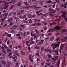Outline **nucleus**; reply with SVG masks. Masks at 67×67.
I'll use <instances>...</instances> for the list:
<instances>
[{"mask_svg": "<svg viewBox=\"0 0 67 67\" xmlns=\"http://www.w3.org/2000/svg\"><path fill=\"white\" fill-rule=\"evenodd\" d=\"M2 52L4 53V54H7V52H5V51L4 50V49L3 50Z\"/></svg>", "mask_w": 67, "mask_h": 67, "instance_id": "nucleus-33", "label": "nucleus"}, {"mask_svg": "<svg viewBox=\"0 0 67 67\" xmlns=\"http://www.w3.org/2000/svg\"><path fill=\"white\" fill-rule=\"evenodd\" d=\"M59 44H60V42H58L57 44L55 45L54 46V47H53V49H55V48H56L57 47H58L59 45Z\"/></svg>", "mask_w": 67, "mask_h": 67, "instance_id": "nucleus-4", "label": "nucleus"}, {"mask_svg": "<svg viewBox=\"0 0 67 67\" xmlns=\"http://www.w3.org/2000/svg\"><path fill=\"white\" fill-rule=\"evenodd\" d=\"M4 58L3 57H0V59L2 60Z\"/></svg>", "mask_w": 67, "mask_h": 67, "instance_id": "nucleus-60", "label": "nucleus"}, {"mask_svg": "<svg viewBox=\"0 0 67 67\" xmlns=\"http://www.w3.org/2000/svg\"><path fill=\"white\" fill-rule=\"evenodd\" d=\"M20 26L21 27H22L23 28H24V27H25V26L23 25H21Z\"/></svg>", "mask_w": 67, "mask_h": 67, "instance_id": "nucleus-39", "label": "nucleus"}, {"mask_svg": "<svg viewBox=\"0 0 67 67\" xmlns=\"http://www.w3.org/2000/svg\"><path fill=\"white\" fill-rule=\"evenodd\" d=\"M19 21V19L18 18H16V22H18Z\"/></svg>", "mask_w": 67, "mask_h": 67, "instance_id": "nucleus-37", "label": "nucleus"}, {"mask_svg": "<svg viewBox=\"0 0 67 67\" xmlns=\"http://www.w3.org/2000/svg\"><path fill=\"white\" fill-rule=\"evenodd\" d=\"M46 14H42V16H45L46 17L47 16V15H48V13H46Z\"/></svg>", "mask_w": 67, "mask_h": 67, "instance_id": "nucleus-16", "label": "nucleus"}, {"mask_svg": "<svg viewBox=\"0 0 67 67\" xmlns=\"http://www.w3.org/2000/svg\"><path fill=\"white\" fill-rule=\"evenodd\" d=\"M10 32L11 33H15V31L14 30H11Z\"/></svg>", "mask_w": 67, "mask_h": 67, "instance_id": "nucleus-41", "label": "nucleus"}, {"mask_svg": "<svg viewBox=\"0 0 67 67\" xmlns=\"http://www.w3.org/2000/svg\"><path fill=\"white\" fill-rule=\"evenodd\" d=\"M1 49H2V50H3L4 49V47H3V46H2Z\"/></svg>", "mask_w": 67, "mask_h": 67, "instance_id": "nucleus-45", "label": "nucleus"}, {"mask_svg": "<svg viewBox=\"0 0 67 67\" xmlns=\"http://www.w3.org/2000/svg\"><path fill=\"white\" fill-rule=\"evenodd\" d=\"M19 27V25H14L13 26V27L14 28V29H15L16 28L18 27Z\"/></svg>", "mask_w": 67, "mask_h": 67, "instance_id": "nucleus-6", "label": "nucleus"}, {"mask_svg": "<svg viewBox=\"0 0 67 67\" xmlns=\"http://www.w3.org/2000/svg\"><path fill=\"white\" fill-rule=\"evenodd\" d=\"M18 40H22V37H18Z\"/></svg>", "mask_w": 67, "mask_h": 67, "instance_id": "nucleus-50", "label": "nucleus"}, {"mask_svg": "<svg viewBox=\"0 0 67 67\" xmlns=\"http://www.w3.org/2000/svg\"><path fill=\"white\" fill-rule=\"evenodd\" d=\"M48 52L49 53H52V51L50 49L48 50Z\"/></svg>", "mask_w": 67, "mask_h": 67, "instance_id": "nucleus-35", "label": "nucleus"}, {"mask_svg": "<svg viewBox=\"0 0 67 67\" xmlns=\"http://www.w3.org/2000/svg\"><path fill=\"white\" fill-rule=\"evenodd\" d=\"M30 43L31 45H32V44H34V41H30Z\"/></svg>", "mask_w": 67, "mask_h": 67, "instance_id": "nucleus-27", "label": "nucleus"}, {"mask_svg": "<svg viewBox=\"0 0 67 67\" xmlns=\"http://www.w3.org/2000/svg\"><path fill=\"white\" fill-rule=\"evenodd\" d=\"M49 15H50V16H53L54 15H53V14H51L50 13H49L48 14Z\"/></svg>", "mask_w": 67, "mask_h": 67, "instance_id": "nucleus-36", "label": "nucleus"}, {"mask_svg": "<svg viewBox=\"0 0 67 67\" xmlns=\"http://www.w3.org/2000/svg\"><path fill=\"white\" fill-rule=\"evenodd\" d=\"M60 40V38L59 37L57 38L56 39V41H58Z\"/></svg>", "mask_w": 67, "mask_h": 67, "instance_id": "nucleus-56", "label": "nucleus"}, {"mask_svg": "<svg viewBox=\"0 0 67 67\" xmlns=\"http://www.w3.org/2000/svg\"><path fill=\"white\" fill-rule=\"evenodd\" d=\"M28 21H29V23H32L33 22L32 21V20H31V19L28 20Z\"/></svg>", "mask_w": 67, "mask_h": 67, "instance_id": "nucleus-28", "label": "nucleus"}, {"mask_svg": "<svg viewBox=\"0 0 67 67\" xmlns=\"http://www.w3.org/2000/svg\"><path fill=\"white\" fill-rule=\"evenodd\" d=\"M7 53H10V52H11L12 51V50H11L9 48H7Z\"/></svg>", "mask_w": 67, "mask_h": 67, "instance_id": "nucleus-5", "label": "nucleus"}, {"mask_svg": "<svg viewBox=\"0 0 67 67\" xmlns=\"http://www.w3.org/2000/svg\"><path fill=\"white\" fill-rule=\"evenodd\" d=\"M22 14V13H21V12H19L18 13H17V15H20V14Z\"/></svg>", "mask_w": 67, "mask_h": 67, "instance_id": "nucleus-32", "label": "nucleus"}, {"mask_svg": "<svg viewBox=\"0 0 67 67\" xmlns=\"http://www.w3.org/2000/svg\"><path fill=\"white\" fill-rule=\"evenodd\" d=\"M36 25H37V23H36L35 24H32L31 25V26H34Z\"/></svg>", "mask_w": 67, "mask_h": 67, "instance_id": "nucleus-29", "label": "nucleus"}, {"mask_svg": "<svg viewBox=\"0 0 67 67\" xmlns=\"http://www.w3.org/2000/svg\"><path fill=\"white\" fill-rule=\"evenodd\" d=\"M65 43H64L62 45H61L60 47V48H61V49L65 47Z\"/></svg>", "mask_w": 67, "mask_h": 67, "instance_id": "nucleus-10", "label": "nucleus"}, {"mask_svg": "<svg viewBox=\"0 0 67 67\" xmlns=\"http://www.w3.org/2000/svg\"><path fill=\"white\" fill-rule=\"evenodd\" d=\"M13 7H14V5H12L10 7V9H12V8H13Z\"/></svg>", "mask_w": 67, "mask_h": 67, "instance_id": "nucleus-47", "label": "nucleus"}, {"mask_svg": "<svg viewBox=\"0 0 67 67\" xmlns=\"http://www.w3.org/2000/svg\"><path fill=\"white\" fill-rule=\"evenodd\" d=\"M14 52L15 54H16V55L17 56H19V53H18V52H18V50H16L14 51Z\"/></svg>", "mask_w": 67, "mask_h": 67, "instance_id": "nucleus-7", "label": "nucleus"}, {"mask_svg": "<svg viewBox=\"0 0 67 67\" xmlns=\"http://www.w3.org/2000/svg\"><path fill=\"white\" fill-rule=\"evenodd\" d=\"M54 28L55 29L57 30H58H58L60 29V27H59L58 26H55Z\"/></svg>", "mask_w": 67, "mask_h": 67, "instance_id": "nucleus-8", "label": "nucleus"}, {"mask_svg": "<svg viewBox=\"0 0 67 67\" xmlns=\"http://www.w3.org/2000/svg\"><path fill=\"white\" fill-rule=\"evenodd\" d=\"M40 4L41 5H43V3L42 2L40 3Z\"/></svg>", "mask_w": 67, "mask_h": 67, "instance_id": "nucleus-63", "label": "nucleus"}, {"mask_svg": "<svg viewBox=\"0 0 67 67\" xmlns=\"http://www.w3.org/2000/svg\"><path fill=\"white\" fill-rule=\"evenodd\" d=\"M16 1V0H12L11 2H10V3H11L12 2H13V4H14V3H15V2Z\"/></svg>", "mask_w": 67, "mask_h": 67, "instance_id": "nucleus-14", "label": "nucleus"}, {"mask_svg": "<svg viewBox=\"0 0 67 67\" xmlns=\"http://www.w3.org/2000/svg\"><path fill=\"white\" fill-rule=\"evenodd\" d=\"M8 37H11V34H9L8 35Z\"/></svg>", "mask_w": 67, "mask_h": 67, "instance_id": "nucleus-58", "label": "nucleus"}, {"mask_svg": "<svg viewBox=\"0 0 67 67\" xmlns=\"http://www.w3.org/2000/svg\"><path fill=\"white\" fill-rule=\"evenodd\" d=\"M13 20V18H11L8 19V22H10V21H12V20Z\"/></svg>", "mask_w": 67, "mask_h": 67, "instance_id": "nucleus-20", "label": "nucleus"}, {"mask_svg": "<svg viewBox=\"0 0 67 67\" xmlns=\"http://www.w3.org/2000/svg\"><path fill=\"white\" fill-rule=\"evenodd\" d=\"M41 25V23H38L37 24V25L38 26H40V25Z\"/></svg>", "mask_w": 67, "mask_h": 67, "instance_id": "nucleus-64", "label": "nucleus"}, {"mask_svg": "<svg viewBox=\"0 0 67 67\" xmlns=\"http://www.w3.org/2000/svg\"><path fill=\"white\" fill-rule=\"evenodd\" d=\"M26 32H24V36H26Z\"/></svg>", "mask_w": 67, "mask_h": 67, "instance_id": "nucleus-53", "label": "nucleus"}, {"mask_svg": "<svg viewBox=\"0 0 67 67\" xmlns=\"http://www.w3.org/2000/svg\"><path fill=\"white\" fill-rule=\"evenodd\" d=\"M42 43L41 42H40L37 44V45H42Z\"/></svg>", "mask_w": 67, "mask_h": 67, "instance_id": "nucleus-46", "label": "nucleus"}, {"mask_svg": "<svg viewBox=\"0 0 67 67\" xmlns=\"http://www.w3.org/2000/svg\"><path fill=\"white\" fill-rule=\"evenodd\" d=\"M38 19H35L34 20V21L35 22H36L37 21Z\"/></svg>", "mask_w": 67, "mask_h": 67, "instance_id": "nucleus-61", "label": "nucleus"}, {"mask_svg": "<svg viewBox=\"0 0 67 67\" xmlns=\"http://www.w3.org/2000/svg\"><path fill=\"white\" fill-rule=\"evenodd\" d=\"M54 37H51L50 38V40L51 41H53L54 40Z\"/></svg>", "mask_w": 67, "mask_h": 67, "instance_id": "nucleus-22", "label": "nucleus"}, {"mask_svg": "<svg viewBox=\"0 0 67 67\" xmlns=\"http://www.w3.org/2000/svg\"><path fill=\"white\" fill-rule=\"evenodd\" d=\"M22 5V2H20L18 4V6H21Z\"/></svg>", "mask_w": 67, "mask_h": 67, "instance_id": "nucleus-17", "label": "nucleus"}, {"mask_svg": "<svg viewBox=\"0 0 67 67\" xmlns=\"http://www.w3.org/2000/svg\"><path fill=\"white\" fill-rule=\"evenodd\" d=\"M7 24H4V25L3 26V27H6V26H7Z\"/></svg>", "mask_w": 67, "mask_h": 67, "instance_id": "nucleus-52", "label": "nucleus"}, {"mask_svg": "<svg viewBox=\"0 0 67 67\" xmlns=\"http://www.w3.org/2000/svg\"><path fill=\"white\" fill-rule=\"evenodd\" d=\"M26 45H27L29 44V41H26Z\"/></svg>", "mask_w": 67, "mask_h": 67, "instance_id": "nucleus-38", "label": "nucleus"}, {"mask_svg": "<svg viewBox=\"0 0 67 67\" xmlns=\"http://www.w3.org/2000/svg\"><path fill=\"white\" fill-rule=\"evenodd\" d=\"M16 36H19V37H20V34H17L16 35Z\"/></svg>", "mask_w": 67, "mask_h": 67, "instance_id": "nucleus-51", "label": "nucleus"}, {"mask_svg": "<svg viewBox=\"0 0 67 67\" xmlns=\"http://www.w3.org/2000/svg\"><path fill=\"white\" fill-rule=\"evenodd\" d=\"M64 40H67V36L64 37Z\"/></svg>", "mask_w": 67, "mask_h": 67, "instance_id": "nucleus-55", "label": "nucleus"}, {"mask_svg": "<svg viewBox=\"0 0 67 67\" xmlns=\"http://www.w3.org/2000/svg\"><path fill=\"white\" fill-rule=\"evenodd\" d=\"M36 55L38 57L40 56V54H39V53H36Z\"/></svg>", "mask_w": 67, "mask_h": 67, "instance_id": "nucleus-57", "label": "nucleus"}, {"mask_svg": "<svg viewBox=\"0 0 67 67\" xmlns=\"http://www.w3.org/2000/svg\"><path fill=\"white\" fill-rule=\"evenodd\" d=\"M6 34H7V32H5V33L4 34H3V36H5V35H6Z\"/></svg>", "mask_w": 67, "mask_h": 67, "instance_id": "nucleus-49", "label": "nucleus"}, {"mask_svg": "<svg viewBox=\"0 0 67 67\" xmlns=\"http://www.w3.org/2000/svg\"><path fill=\"white\" fill-rule=\"evenodd\" d=\"M60 64V61H59L57 64V67H59V64Z\"/></svg>", "mask_w": 67, "mask_h": 67, "instance_id": "nucleus-21", "label": "nucleus"}, {"mask_svg": "<svg viewBox=\"0 0 67 67\" xmlns=\"http://www.w3.org/2000/svg\"><path fill=\"white\" fill-rule=\"evenodd\" d=\"M48 10L49 11H50L49 12L50 13H56V11L55 10L52 8H49Z\"/></svg>", "mask_w": 67, "mask_h": 67, "instance_id": "nucleus-3", "label": "nucleus"}, {"mask_svg": "<svg viewBox=\"0 0 67 67\" xmlns=\"http://www.w3.org/2000/svg\"><path fill=\"white\" fill-rule=\"evenodd\" d=\"M10 42V41L8 40V41L7 42V45H9V43Z\"/></svg>", "mask_w": 67, "mask_h": 67, "instance_id": "nucleus-48", "label": "nucleus"}, {"mask_svg": "<svg viewBox=\"0 0 67 67\" xmlns=\"http://www.w3.org/2000/svg\"><path fill=\"white\" fill-rule=\"evenodd\" d=\"M8 14H9L8 12H7V13L4 14L3 16H5V18H2L1 19V21L2 22H4V20H5V19H6V18H7V15H8Z\"/></svg>", "mask_w": 67, "mask_h": 67, "instance_id": "nucleus-2", "label": "nucleus"}, {"mask_svg": "<svg viewBox=\"0 0 67 67\" xmlns=\"http://www.w3.org/2000/svg\"><path fill=\"white\" fill-rule=\"evenodd\" d=\"M1 63L3 64V65H6L7 63H6V62H5L4 61V60H2L1 61Z\"/></svg>", "mask_w": 67, "mask_h": 67, "instance_id": "nucleus-11", "label": "nucleus"}, {"mask_svg": "<svg viewBox=\"0 0 67 67\" xmlns=\"http://www.w3.org/2000/svg\"><path fill=\"white\" fill-rule=\"evenodd\" d=\"M24 4L26 5H29V3H26L25 2H24Z\"/></svg>", "mask_w": 67, "mask_h": 67, "instance_id": "nucleus-40", "label": "nucleus"}, {"mask_svg": "<svg viewBox=\"0 0 67 67\" xmlns=\"http://www.w3.org/2000/svg\"><path fill=\"white\" fill-rule=\"evenodd\" d=\"M27 16V15L26 14H25L24 15V16L22 18V19H23L25 18V17L26 16Z\"/></svg>", "mask_w": 67, "mask_h": 67, "instance_id": "nucleus-30", "label": "nucleus"}, {"mask_svg": "<svg viewBox=\"0 0 67 67\" xmlns=\"http://www.w3.org/2000/svg\"><path fill=\"white\" fill-rule=\"evenodd\" d=\"M18 48H22V46L20 44H19L18 45Z\"/></svg>", "mask_w": 67, "mask_h": 67, "instance_id": "nucleus-34", "label": "nucleus"}, {"mask_svg": "<svg viewBox=\"0 0 67 67\" xmlns=\"http://www.w3.org/2000/svg\"><path fill=\"white\" fill-rule=\"evenodd\" d=\"M51 60L50 59H48L47 60L46 62L47 63H48V62H50Z\"/></svg>", "mask_w": 67, "mask_h": 67, "instance_id": "nucleus-42", "label": "nucleus"}, {"mask_svg": "<svg viewBox=\"0 0 67 67\" xmlns=\"http://www.w3.org/2000/svg\"><path fill=\"white\" fill-rule=\"evenodd\" d=\"M35 49H40V47L38 46H35Z\"/></svg>", "mask_w": 67, "mask_h": 67, "instance_id": "nucleus-23", "label": "nucleus"}, {"mask_svg": "<svg viewBox=\"0 0 67 67\" xmlns=\"http://www.w3.org/2000/svg\"><path fill=\"white\" fill-rule=\"evenodd\" d=\"M23 22L24 23H28L29 22L26 21V20H23Z\"/></svg>", "mask_w": 67, "mask_h": 67, "instance_id": "nucleus-26", "label": "nucleus"}, {"mask_svg": "<svg viewBox=\"0 0 67 67\" xmlns=\"http://www.w3.org/2000/svg\"><path fill=\"white\" fill-rule=\"evenodd\" d=\"M53 52H55V53H56V55H58V51H57V50H54Z\"/></svg>", "mask_w": 67, "mask_h": 67, "instance_id": "nucleus-12", "label": "nucleus"}, {"mask_svg": "<svg viewBox=\"0 0 67 67\" xmlns=\"http://www.w3.org/2000/svg\"><path fill=\"white\" fill-rule=\"evenodd\" d=\"M61 12L63 13V14L62 15V17H63L65 21L67 22V18L66 17V15H67V13H66L65 12H63V10L61 11Z\"/></svg>", "mask_w": 67, "mask_h": 67, "instance_id": "nucleus-1", "label": "nucleus"}, {"mask_svg": "<svg viewBox=\"0 0 67 67\" xmlns=\"http://www.w3.org/2000/svg\"><path fill=\"white\" fill-rule=\"evenodd\" d=\"M51 32H54L55 31V28L52 29H51Z\"/></svg>", "mask_w": 67, "mask_h": 67, "instance_id": "nucleus-43", "label": "nucleus"}, {"mask_svg": "<svg viewBox=\"0 0 67 67\" xmlns=\"http://www.w3.org/2000/svg\"><path fill=\"white\" fill-rule=\"evenodd\" d=\"M36 17V15L35 14H34L32 16V18H35V17Z\"/></svg>", "mask_w": 67, "mask_h": 67, "instance_id": "nucleus-59", "label": "nucleus"}, {"mask_svg": "<svg viewBox=\"0 0 67 67\" xmlns=\"http://www.w3.org/2000/svg\"><path fill=\"white\" fill-rule=\"evenodd\" d=\"M52 2V1L51 0H49L48 1H47V3H51Z\"/></svg>", "mask_w": 67, "mask_h": 67, "instance_id": "nucleus-19", "label": "nucleus"}, {"mask_svg": "<svg viewBox=\"0 0 67 67\" xmlns=\"http://www.w3.org/2000/svg\"><path fill=\"white\" fill-rule=\"evenodd\" d=\"M16 1V0H12L11 2H10V3H11L12 2H13V4H14V3H15V2Z\"/></svg>", "mask_w": 67, "mask_h": 67, "instance_id": "nucleus-13", "label": "nucleus"}, {"mask_svg": "<svg viewBox=\"0 0 67 67\" xmlns=\"http://www.w3.org/2000/svg\"><path fill=\"white\" fill-rule=\"evenodd\" d=\"M28 17L29 18H32V15L31 14H30L28 15Z\"/></svg>", "mask_w": 67, "mask_h": 67, "instance_id": "nucleus-31", "label": "nucleus"}, {"mask_svg": "<svg viewBox=\"0 0 67 67\" xmlns=\"http://www.w3.org/2000/svg\"><path fill=\"white\" fill-rule=\"evenodd\" d=\"M62 32H67V29H63L62 30Z\"/></svg>", "mask_w": 67, "mask_h": 67, "instance_id": "nucleus-24", "label": "nucleus"}, {"mask_svg": "<svg viewBox=\"0 0 67 67\" xmlns=\"http://www.w3.org/2000/svg\"><path fill=\"white\" fill-rule=\"evenodd\" d=\"M48 35L49 36H51L52 35V34L51 33H49V34H48Z\"/></svg>", "mask_w": 67, "mask_h": 67, "instance_id": "nucleus-62", "label": "nucleus"}, {"mask_svg": "<svg viewBox=\"0 0 67 67\" xmlns=\"http://www.w3.org/2000/svg\"><path fill=\"white\" fill-rule=\"evenodd\" d=\"M30 33V32L27 31V34H26L27 35H29Z\"/></svg>", "mask_w": 67, "mask_h": 67, "instance_id": "nucleus-54", "label": "nucleus"}, {"mask_svg": "<svg viewBox=\"0 0 67 67\" xmlns=\"http://www.w3.org/2000/svg\"><path fill=\"white\" fill-rule=\"evenodd\" d=\"M48 57L49 58H52V55H51V54H48Z\"/></svg>", "mask_w": 67, "mask_h": 67, "instance_id": "nucleus-25", "label": "nucleus"}, {"mask_svg": "<svg viewBox=\"0 0 67 67\" xmlns=\"http://www.w3.org/2000/svg\"><path fill=\"white\" fill-rule=\"evenodd\" d=\"M37 5L35 4L34 5H32L30 7V8H36V9L37 8Z\"/></svg>", "mask_w": 67, "mask_h": 67, "instance_id": "nucleus-9", "label": "nucleus"}, {"mask_svg": "<svg viewBox=\"0 0 67 67\" xmlns=\"http://www.w3.org/2000/svg\"><path fill=\"white\" fill-rule=\"evenodd\" d=\"M16 1V0H12L11 2H10V3H11L12 2H13V4H14V3H15V2Z\"/></svg>", "mask_w": 67, "mask_h": 67, "instance_id": "nucleus-15", "label": "nucleus"}, {"mask_svg": "<svg viewBox=\"0 0 67 67\" xmlns=\"http://www.w3.org/2000/svg\"><path fill=\"white\" fill-rule=\"evenodd\" d=\"M21 55H23V56H24L25 54V52H23L22 51H21Z\"/></svg>", "mask_w": 67, "mask_h": 67, "instance_id": "nucleus-18", "label": "nucleus"}, {"mask_svg": "<svg viewBox=\"0 0 67 67\" xmlns=\"http://www.w3.org/2000/svg\"><path fill=\"white\" fill-rule=\"evenodd\" d=\"M3 45L4 47H5V48H6V49H7V48H8V47H7V46L6 45H5V44H3Z\"/></svg>", "mask_w": 67, "mask_h": 67, "instance_id": "nucleus-44", "label": "nucleus"}]
</instances>
